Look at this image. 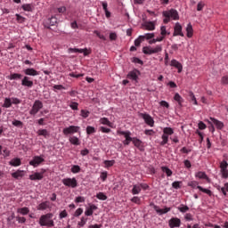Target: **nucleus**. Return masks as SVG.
Instances as JSON below:
<instances>
[{
  "mask_svg": "<svg viewBox=\"0 0 228 228\" xmlns=\"http://www.w3.org/2000/svg\"><path fill=\"white\" fill-rule=\"evenodd\" d=\"M16 20L20 24H22V22H26V18L22 17L20 14H16Z\"/></svg>",
  "mask_w": 228,
  "mask_h": 228,
  "instance_id": "nucleus-57",
  "label": "nucleus"
},
{
  "mask_svg": "<svg viewBox=\"0 0 228 228\" xmlns=\"http://www.w3.org/2000/svg\"><path fill=\"white\" fill-rule=\"evenodd\" d=\"M162 142H160V145H167L168 143V135L163 134L161 136Z\"/></svg>",
  "mask_w": 228,
  "mask_h": 228,
  "instance_id": "nucleus-47",
  "label": "nucleus"
},
{
  "mask_svg": "<svg viewBox=\"0 0 228 228\" xmlns=\"http://www.w3.org/2000/svg\"><path fill=\"white\" fill-rule=\"evenodd\" d=\"M187 37L188 38H191L193 37V27L191 24H188L186 28Z\"/></svg>",
  "mask_w": 228,
  "mask_h": 228,
  "instance_id": "nucleus-29",
  "label": "nucleus"
},
{
  "mask_svg": "<svg viewBox=\"0 0 228 228\" xmlns=\"http://www.w3.org/2000/svg\"><path fill=\"white\" fill-rule=\"evenodd\" d=\"M9 165H11V167H20V165H22V161L19 158H14L11 159Z\"/></svg>",
  "mask_w": 228,
  "mask_h": 228,
  "instance_id": "nucleus-21",
  "label": "nucleus"
},
{
  "mask_svg": "<svg viewBox=\"0 0 228 228\" xmlns=\"http://www.w3.org/2000/svg\"><path fill=\"white\" fill-rule=\"evenodd\" d=\"M142 53H143L144 54H153L152 47H151V46H144V47L142 48Z\"/></svg>",
  "mask_w": 228,
  "mask_h": 228,
  "instance_id": "nucleus-39",
  "label": "nucleus"
},
{
  "mask_svg": "<svg viewBox=\"0 0 228 228\" xmlns=\"http://www.w3.org/2000/svg\"><path fill=\"white\" fill-rule=\"evenodd\" d=\"M45 159L42 158V156H35L33 159L29 161V165L31 167H34V168H37L41 163H44Z\"/></svg>",
  "mask_w": 228,
  "mask_h": 228,
  "instance_id": "nucleus-7",
  "label": "nucleus"
},
{
  "mask_svg": "<svg viewBox=\"0 0 228 228\" xmlns=\"http://www.w3.org/2000/svg\"><path fill=\"white\" fill-rule=\"evenodd\" d=\"M23 72H24L25 76H27V77L28 76H32V77L40 76V73L33 68H28V69H24Z\"/></svg>",
  "mask_w": 228,
  "mask_h": 228,
  "instance_id": "nucleus-14",
  "label": "nucleus"
},
{
  "mask_svg": "<svg viewBox=\"0 0 228 228\" xmlns=\"http://www.w3.org/2000/svg\"><path fill=\"white\" fill-rule=\"evenodd\" d=\"M79 103L76 102H71L69 104V108H71V110H73L74 111H77V110H79Z\"/></svg>",
  "mask_w": 228,
  "mask_h": 228,
  "instance_id": "nucleus-44",
  "label": "nucleus"
},
{
  "mask_svg": "<svg viewBox=\"0 0 228 228\" xmlns=\"http://www.w3.org/2000/svg\"><path fill=\"white\" fill-rule=\"evenodd\" d=\"M49 208H51V202L44 201L37 206V210L45 211V209H49Z\"/></svg>",
  "mask_w": 228,
  "mask_h": 228,
  "instance_id": "nucleus-19",
  "label": "nucleus"
},
{
  "mask_svg": "<svg viewBox=\"0 0 228 228\" xmlns=\"http://www.w3.org/2000/svg\"><path fill=\"white\" fill-rule=\"evenodd\" d=\"M42 170L43 172L41 173L36 172L33 175H30L28 176L30 181H42V179H44V174H45V169H42Z\"/></svg>",
  "mask_w": 228,
  "mask_h": 228,
  "instance_id": "nucleus-9",
  "label": "nucleus"
},
{
  "mask_svg": "<svg viewBox=\"0 0 228 228\" xmlns=\"http://www.w3.org/2000/svg\"><path fill=\"white\" fill-rule=\"evenodd\" d=\"M153 209L158 213V215H167L169 211H171V208L168 207H166L165 208L161 209L159 207L153 205Z\"/></svg>",
  "mask_w": 228,
  "mask_h": 228,
  "instance_id": "nucleus-15",
  "label": "nucleus"
},
{
  "mask_svg": "<svg viewBox=\"0 0 228 228\" xmlns=\"http://www.w3.org/2000/svg\"><path fill=\"white\" fill-rule=\"evenodd\" d=\"M69 53H84V56H88V54H90V52H88V48H85V49L69 48Z\"/></svg>",
  "mask_w": 228,
  "mask_h": 228,
  "instance_id": "nucleus-16",
  "label": "nucleus"
},
{
  "mask_svg": "<svg viewBox=\"0 0 228 228\" xmlns=\"http://www.w3.org/2000/svg\"><path fill=\"white\" fill-rule=\"evenodd\" d=\"M50 26H54L56 22H58V19L56 17H52L50 20H48Z\"/></svg>",
  "mask_w": 228,
  "mask_h": 228,
  "instance_id": "nucleus-63",
  "label": "nucleus"
},
{
  "mask_svg": "<svg viewBox=\"0 0 228 228\" xmlns=\"http://www.w3.org/2000/svg\"><path fill=\"white\" fill-rule=\"evenodd\" d=\"M80 115L81 117H83V118H88V117L90 116V111L86 110H81Z\"/></svg>",
  "mask_w": 228,
  "mask_h": 228,
  "instance_id": "nucleus-51",
  "label": "nucleus"
},
{
  "mask_svg": "<svg viewBox=\"0 0 228 228\" xmlns=\"http://www.w3.org/2000/svg\"><path fill=\"white\" fill-rule=\"evenodd\" d=\"M170 228L181 227V219L173 217L168 222Z\"/></svg>",
  "mask_w": 228,
  "mask_h": 228,
  "instance_id": "nucleus-13",
  "label": "nucleus"
},
{
  "mask_svg": "<svg viewBox=\"0 0 228 228\" xmlns=\"http://www.w3.org/2000/svg\"><path fill=\"white\" fill-rule=\"evenodd\" d=\"M173 37H184V34H183V26H181V24L175 23Z\"/></svg>",
  "mask_w": 228,
  "mask_h": 228,
  "instance_id": "nucleus-12",
  "label": "nucleus"
},
{
  "mask_svg": "<svg viewBox=\"0 0 228 228\" xmlns=\"http://www.w3.org/2000/svg\"><path fill=\"white\" fill-rule=\"evenodd\" d=\"M163 51V46L161 45H158L155 48H152L153 54H157V53H161Z\"/></svg>",
  "mask_w": 228,
  "mask_h": 228,
  "instance_id": "nucleus-48",
  "label": "nucleus"
},
{
  "mask_svg": "<svg viewBox=\"0 0 228 228\" xmlns=\"http://www.w3.org/2000/svg\"><path fill=\"white\" fill-rule=\"evenodd\" d=\"M142 191V186L140 184H134L132 189V195H138Z\"/></svg>",
  "mask_w": 228,
  "mask_h": 228,
  "instance_id": "nucleus-27",
  "label": "nucleus"
},
{
  "mask_svg": "<svg viewBox=\"0 0 228 228\" xmlns=\"http://www.w3.org/2000/svg\"><path fill=\"white\" fill-rule=\"evenodd\" d=\"M80 127L77 126H69L62 130V133L65 136H69V134H74L75 133L79 132Z\"/></svg>",
  "mask_w": 228,
  "mask_h": 228,
  "instance_id": "nucleus-5",
  "label": "nucleus"
},
{
  "mask_svg": "<svg viewBox=\"0 0 228 228\" xmlns=\"http://www.w3.org/2000/svg\"><path fill=\"white\" fill-rule=\"evenodd\" d=\"M86 133L87 134H94V133H95V127L88 126L86 127Z\"/></svg>",
  "mask_w": 228,
  "mask_h": 228,
  "instance_id": "nucleus-56",
  "label": "nucleus"
},
{
  "mask_svg": "<svg viewBox=\"0 0 228 228\" xmlns=\"http://www.w3.org/2000/svg\"><path fill=\"white\" fill-rule=\"evenodd\" d=\"M37 134L39 136H44L45 138H47V136H49V132L46 129H40L38 130Z\"/></svg>",
  "mask_w": 228,
  "mask_h": 228,
  "instance_id": "nucleus-36",
  "label": "nucleus"
},
{
  "mask_svg": "<svg viewBox=\"0 0 228 228\" xmlns=\"http://www.w3.org/2000/svg\"><path fill=\"white\" fill-rule=\"evenodd\" d=\"M174 100L178 103L179 108L183 107V103L184 102V99H183L178 93H175L174 96Z\"/></svg>",
  "mask_w": 228,
  "mask_h": 228,
  "instance_id": "nucleus-25",
  "label": "nucleus"
},
{
  "mask_svg": "<svg viewBox=\"0 0 228 228\" xmlns=\"http://www.w3.org/2000/svg\"><path fill=\"white\" fill-rule=\"evenodd\" d=\"M205 6L204 2L200 1L198 5H197V11L198 12H202L203 8Z\"/></svg>",
  "mask_w": 228,
  "mask_h": 228,
  "instance_id": "nucleus-62",
  "label": "nucleus"
},
{
  "mask_svg": "<svg viewBox=\"0 0 228 228\" xmlns=\"http://www.w3.org/2000/svg\"><path fill=\"white\" fill-rule=\"evenodd\" d=\"M44 108V103L40 100H36L32 105L31 110H29V115L35 117L38 111H40Z\"/></svg>",
  "mask_w": 228,
  "mask_h": 228,
  "instance_id": "nucleus-3",
  "label": "nucleus"
},
{
  "mask_svg": "<svg viewBox=\"0 0 228 228\" xmlns=\"http://www.w3.org/2000/svg\"><path fill=\"white\" fill-rule=\"evenodd\" d=\"M118 134L121 136H125L126 140L131 136V132L129 131H118Z\"/></svg>",
  "mask_w": 228,
  "mask_h": 228,
  "instance_id": "nucleus-37",
  "label": "nucleus"
},
{
  "mask_svg": "<svg viewBox=\"0 0 228 228\" xmlns=\"http://www.w3.org/2000/svg\"><path fill=\"white\" fill-rule=\"evenodd\" d=\"M100 124H102L103 126H108L109 127H111V123H110V119H108L107 118H102L100 119Z\"/></svg>",
  "mask_w": 228,
  "mask_h": 228,
  "instance_id": "nucleus-33",
  "label": "nucleus"
},
{
  "mask_svg": "<svg viewBox=\"0 0 228 228\" xmlns=\"http://www.w3.org/2000/svg\"><path fill=\"white\" fill-rule=\"evenodd\" d=\"M4 108H12V99L10 98H5L4 102Z\"/></svg>",
  "mask_w": 228,
  "mask_h": 228,
  "instance_id": "nucleus-42",
  "label": "nucleus"
},
{
  "mask_svg": "<svg viewBox=\"0 0 228 228\" xmlns=\"http://www.w3.org/2000/svg\"><path fill=\"white\" fill-rule=\"evenodd\" d=\"M24 175V170H17L14 173H12V177L14 179H22V176Z\"/></svg>",
  "mask_w": 228,
  "mask_h": 228,
  "instance_id": "nucleus-24",
  "label": "nucleus"
},
{
  "mask_svg": "<svg viewBox=\"0 0 228 228\" xmlns=\"http://www.w3.org/2000/svg\"><path fill=\"white\" fill-rule=\"evenodd\" d=\"M163 17H165L164 24H168L170 22V19H173L174 20H179V12H177V10L175 9L164 11Z\"/></svg>",
  "mask_w": 228,
  "mask_h": 228,
  "instance_id": "nucleus-2",
  "label": "nucleus"
},
{
  "mask_svg": "<svg viewBox=\"0 0 228 228\" xmlns=\"http://www.w3.org/2000/svg\"><path fill=\"white\" fill-rule=\"evenodd\" d=\"M161 170L162 172H165V174H167V177L172 176L173 172L167 167H162Z\"/></svg>",
  "mask_w": 228,
  "mask_h": 228,
  "instance_id": "nucleus-43",
  "label": "nucleus"
},
{
  "mask_svg": "<svg viewBox=\"0 0 228 228\" xmlns=\"http://www.w3.org/2000/svg\"><path fill=\"white\" fill-rule=\"evenodd\" d=\"M53 213L43 215L39 218V225L41 227H54V220H53Z\"/></svg>",
  "mask_w": 228,
  "mask_h": 228,
  "instance_id": "nucleus-1",
  "label": "nucleus"
},
{
  "mask_svg": "<svg viewBox=\"0 0 228 228\" xmlns=\"http://www.w3.org/2000/svg\"><path fill=\"white\" fill-rule=\"evenodd\" d=\"M133 143H134V147L139 149V151H142V149H143V142H142V140L134 137Z\"/></svg>",
  "mask_w": 228,
  "mask_h": 228,
  "instance_id": "nucleus-26",
  "label": "nucleus"
},
{
  "mask_svg": "<svg viewBox=\"0 0 228 228\" xmlns=\"http://www.w3.org/2000/svg\"><path fill=\"white\" fill-rule=\"evenodd\" d=\"M211 122L215 124L217 129H224V123L215 118H210Z\"/></svg>",
  "mask_w": 228,
  "mask_h": 228,
  "instance_id": "nucleus-22",
  "label": "nucleus"
},
{
  "mask_svg": "<svg viewBox=\"0 0 228 228\" xmlns=\"http://www.w3.org/2000/svg\"><path fill=\"white\" fill-rule=\"evenodd\" d=\"M10 81H17L19 79H22V74L20 73H11L10 76L7 77Z\"/></svg>",
  "mask_w": 228,
  "mask_h": 228,
  "instance_id": "nucleus-20",
  "label": "nucleus"
},
{
  "mask_svg": "<svg viewBox=\"0 0 228 228\" xmlns=\"http://www.w3.org/2000/svg\"><path fill=\"white\" fill-rule=\"evenodd\" d=\"M69 141L72 145H81V142H79V138L76 136L69 137Z\"/></svg>",
  "mask_w": 228,
  "mask_h": 228,
  "instance_id": "nucleus-30",
  "label": "nucleus"
},
{
  "mask_svg": "<svg viewBox=\"0 0 228 228\" xmlns=\"http://www.w3.org/2000/svg\"><path fill=\"white\" fill-rule=\"evenodd\" d=\"M33 80L29 79V77L25 76L21 79V86H25L27 88H33Z\"/></svg>",
  "mask_w": 228,
  "mask_h": 228,
  "instance_id": "nucleus-11",
  "label": "nucleus"
},
{
  "mask_svg": "<svg viewBox=\"0 0 228 228\" xmlns=\"http://www.w3.org/2000/svg\"><path fill=\"white\" fill-rule=\"evenodd\" d=\"M220 168H221L223 177H224V179H227V177H228V164H227V161H225V160L222 161L220 163Z\"/></svg>",
  "mask_w": 228,
  "mask_h": 228,
  "instance_id": "nucleus-10",
  "label": "nucleus"
},
{
  "mask_svg": "<svg viewBox=\"0 0 228 228\" xmlns=\"http://www.w3.org/2000/svg\"><path fill=\"white\" fill-rule=\"evenodd\" d=\"M195 176L198 177V179H207V180L209 179L208 177V175H206V173L202 171L196 173Z\"/></svg>",
  "mask_w": 228,
  "mask_h": 228,
  "instance_id": "nucleus-32",
  "label": "nucleus"
},
{
  "mask_svg": "<svg viewBox=\"0 0 228 228\" xmlns=\"http://www.w3.org/2000/svg\"><path fill=\"white\" fill-rule=\"evenodd\" d=\"M188 186H190L191 188H198L199 189V182L197 181H191L188 183Z\"/></svg>",
  "mask_w": 228,
  "mask_h": 228,
  "instance_id": "nucleus-54",
  "label": "nucleus"
},
{
  "mask_svg": "<svg viewBox=\"0 0 228 228\" xmlns=\"http://www.w3.org/2000/svg\"><path fill=\"white\" fill-rule=\"evenodd\" d=\"M142 37H143L144 39H146V40H152V38H154L155 35H154V33H147Z\"/></svg>",
  "mask_w": 228,
  "mask_h": 228,
  "instance_id": "nucleus-59",
  "label": "nucleus"
},
{
  "mask_svg": "<svg viewBox=\"0 0 228 228\" xmlns=\"http://www.w3.org/2000/svg\"><path fill=\"white\" fill-rule=\"evenodd\" d=\"M96 198L99 200H107L108 196H106V194H104L103 192H99V193L96 194Z\"/></svg>",
  "mask_w": 228,
  "mask_h": 228,
  "instance_id": "nucleus-45",
  "label": "nucleus"
},
{
  "mask_svg": "<svg viewBox=\"0 0 228 228\" xmlns=\"http://www.w3.org/2000/svg\"><path fill=\"white\" fill-rule=\"evenodd\" d=\"M178 210L180 213H187V211H190V208L186 205H181L178 207Z\"/></svg>",
  "mask_w": 228,
  "mask_h": 228,
  "instance_id": "nucleus-38",
  "label": "nucleus"
},
{
  "mask_svg": "<svg viewBox=\"0 0 228 228\" xmlns=\"http://www.w3.org/2000/svg\"><path fill=\"white\" fill-rule=\"evenodd\" d=\"M21 8L24 10V12H31L32 10L30 4H25L21 6Z\"/></svg>",
  "mask_w": 228,
  "mask_h": 228,
  "instance_id": "nucleus-55",
  "label": "nucleus"
},
{
  "mask_svg": "<svg viewBox=\"0 0 228 228\" xmlns=\"http://www.w3.org/2000/svg\"><path fill=\"white\" fill-rule=\"evenodd\" d=\"M87 221H88V218L82 217L81 220L77 224L78 227H85V225L86 224Z\"/></svg>",
  "mask_w": 228,
  "mask_h": 228,
  "instance_id": "nucleus-49",
  "label": "nucleus"
},
{
  "mask_svg": "<svg viewBox=\"0 0 228 228\" xmlns=\"http://www.w3.org/2000/svg\"><path fill=\"white\" fill-rule=\"evenodd\" d=\"M219 191H222V193L224 195H227V191H228V183H224V187H221L219 189Z\"/></svg>",
  "mask_w": 228,
  "mask_h": 228,
  "instance_id": "nucleus-53",
  "label": "nucleus"
},
{
  "mask_svg": "<svg viewBox=\"0 0 228 228\" xmlns=\"http://www.w3.org/2000/svg\"><path fill=\"white\" fill-rule=\"evenodd\" d=\"M160 35H162V37H164V38H165V37H167V35H170L169 32H167V27L162 26L160 28Z\"/></svg>",
  "mask_w": 228,
  "mask_h": 228,
  "instance_id": "nucleus-52",
  "label": "nucleus"
},
{
  "mask_svg": "<svg viewBox=\"0 0 228 228\" xmlns=\"http://www.w3.org/2000/svg\"><path fill=\"white\" fill-rule=\"evenodd\" d=\"M71 172H72V174H79V172H81V167H79L77 165L72 166Z\"/></svg>",
  "mask_w": 228,
  "mask_h": 228,
  "instance_id": "nucleus-41",
  "label": "nucleus"
},
{
  "mask_svg": "<svg viewBox=\"0 0 228 228\" xmlns=\"http://www.w3.org/2000/svg\"><path fill=\"white\" fill-rule=\"evenodd\" d=\"M17 213H19L20 215H28L29 214V208L28 207H24V208H20L17 209Z\"/></svg>",
  "mask_w": 228,
  "mask_h": 228,
  "instance_id": "nucleus-28",
  "label": "nucleus"
},
{
  "mask_svg": "<svg viewBox=\"0 0 228 228\" xmlns=\"http://www.w3.org/2000/svg\"><path fill=\"white\" fill-rule=\"evenodd\" d=\"M163 134H166V136H172L174 134V129L172 127H165L163 129Z\"/></svg>",
  "mask_w": 228,
  "mask_h": 228,
  "instance_id": "nucleus-31",
  "label": "nucleus"
},
{
  "mask_svg": "<svg viewBox=\"0 0 228 228\" xmlns=\"http://www.w3.org/2000/svg\"><path fill=\"white\" fill-rule=\"evenodd\" d=\"M144 40H145V37H143L142 36H139V37L134 40L135 47H140L142 42H143Z\"/></svg>",
  "mask_w": 228,
  "mask_h": 228,
  "instance_id": "nucleus-34",
  "label": "nucleus"
},
{
  "mask_svg": "<svg viewBox=\"0 0 228 228\" xmlns=\"http://www.w3.org/2000/svg\"><path fill=\"white\" fill-rule=\"evenodd\" d=\"M138 76H140V70L134 69L127 74L126 77L127 79H131L132 81L138 83Z\"/></svg>",
  "mask_w": 228,
  "mask_h": 228,
  "instance_id": "nucleus-8",
  "label": "nucleus"
},
{
  "mask_svg": "<svg viewBox=\"0 0 228 228\" xmlns=\"http://www.w3.org/2000/svg\"><path fill=\"white\" fill-rule=\"evenodd\" d=\"M133 63H138L139 65H143V61L140 60L138 57H134L132 59Z\"/></svg>",
  "mask_w": 228,
  "mask_h": 228,
  "instance_id": "nucleus-60",
  "label": "nucleus"
},
{
  "mask_svg": "<svg viewBox=\"0 0 228 228\" xmlns=\"http://www.w3.org/2000/svg\"><path fill=\"white\" fill-rule=\"evenodd\" d=\"M221 83H222V85H228V75L224 76V77L221 78Z\"/></svg>",
  "mask_w": 228,
  "mask_h": 228,
  "instance_id": "nucleus-64",
  "label": "nucleus"
},
{
  "mask_svg": "<svg viewBox=\"0 0 228 228\" xmlns=\"http://www.w3.org/2000/svg\"><path fill=\"white\" fill-rule=\"evenodd\" d=\"M131 202H134V204H137L138 206H140V204H142V199H140V197L138 196H134L131 199Z\"/></svg>",
  "mask_w": 228,
  "mask_h": 228,
  "instance_id": "nucleus-46",
  "label": "nucleus"
},
{
  "mask_svg": "<svg viewBox=\"0 0 228 228\" xmlns=\"http://www.w3.org/2000/svg\"><path fill=\"white\" fill-rule=\"evenodd\" d=\"M62 184L68 188H77V180L76 177L73 178H64L62 179Z\"/></svg>",
  "mask_w": 228,
  "mask_h": 228,
  "instance_id": "nucleus-4",
  "label": "nucleus"
},
{
  "mask_svg": "<svg viewBox=\"0 0 228 228\" xmlns=\"http://www.w3.org/2000/svg\"><path fill=\"white\" fill-rule=\"evenodd\" d=\"M198 190H200V191H202L203 193H206L207 195H209V197L213 195V192L211 191V190L204 189L202 186H198Z\"/></svg>",
  "mask_w": 228,
  "mask_h": 228,
  "instance_id": "nucleus-35",
  "label": "nucleus"
},
{
  "mask_svg": "<svg viewBox=\"0 0 228 228\" xmlns=\"http://www.w3.org/2000/svg\"><path fill=\"white\" fill-rule=\"evenodd\" d=\"M103 163L105 165L104 166L105 168H110L113 167V165H115V160H104Z\"/></svg>",
  "mask_w": 228,
  "mask_h": 228,
  "instance_id": "nucleus-40",
  "label": "nucleus"
},
{
  "mask_svg": "<svg viewBox=\"0 0 228 228\" xmlns=\"http://www.w3.org/2000/svg\"><path fill=\"white\" fill-rule=\"evenodd\" d=\"M159 105L162 106V108H167V110H168V108H170V104L167 101H161L159 102Z\"/></svg>",
  "mask_w": 228,
  "mask_h": 228,
  "instance_id": "nucleus-61",
  "label": "nucleus"
},
{
  "mask_svg": "<svg viewBox=\"0 0 228 228\" xmlns=\"http://www.w3.org/2000/svg\"><path fill=\"white\" fill-rule=\"evenodd\" d=\"M96 209H97V206L94 204H90L89 208H87L85 211L86 216H92V215H94V211H95Z\"/></svg>",
  "mask_w": 228,
  "mask_h": 228,
  "instance_id": "nucleus-18",
  "label": "nucleus"
},
{
  "mask_svg": "<svg viewBox=\"0 0 228 228\" xmlns=\"http://www.w3.org/2000/svg\"><path fill=\"white\" fill-rule=\"evenodd\" d=\"M144 27L148 31H154L156 29V24L153 21H146Z\"/></svg>",
  "mask_w": 228,
  "mask_h": 228,
  "instance_id": "nucleus-23",
  "label": "nucleus"
},
{
  "mask_svg": "<svg viewBox=\"0 0 228 228\" xmlns=\"http://www.w3.org/2000/svg\"><path fill=\"white\" fill-rule=\"evenodd\" d=\"M171 67H175V69H177L179 74H181V72H183V64H181V62H179L175 59H173L171 61Z\"/></svg>",
  "mask_w": 228,
  "mask_h": 228,
  "instance_id": "nucleus-17",
  "label": "nucleus"
},
{
  "mask_svg": "<svg viewBox=\"0 0 228 228\" xmlns=\"http://www.w3.org/2000/svg\"><path fill=\"white\" fill-rule=\"evenodd\" d=\"M94 35H96V37H98V38H100L101 40H106V37H104V35L101 34V32H99V30H94Z\"/></svg>",
  "mask_w": 228,
  "mask_h": 228,
  "instance_id": "nucleus-58",
  "label": "nucleus"
},
{
  "mask_svg": "<svg viewBox=\"0 0 228 228\" xmlns=\"http://www.w3.org/2000/svg\"><path fill=\"white\" fill-rule=\"evenodd\" d=\"M139 116L141 117V118H143L147 126H150V127H154V119L152 118V117H151V115L140 113Z\"/></svg>",
  "mask_w": 228,
  "mask_h": 228,
  "instance_id": "nucleus-6",
  "label": "nucleus"
},
{
  "mask_svg": "<svg viewBox=\"0 0 228 228\" xmlns=\"http://www.w3.org/2000/svg\"><path fill=\"white\" fill-rule=\"evenodd\" d=\"M189 97L191 101H192L193 104H195V106L199 104V102H197V98H195V94H193V92L189 93Z\"/></svg>",
  "mask_w": 228,
  "mask_h": 228,
  "instance_id": "nucleus-50",
  "label": "nucleus"
}]
</instances>
